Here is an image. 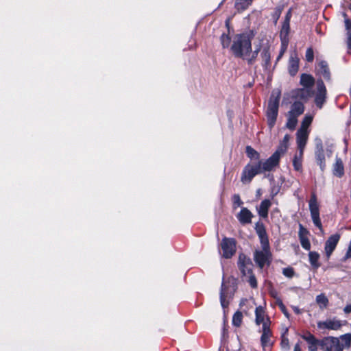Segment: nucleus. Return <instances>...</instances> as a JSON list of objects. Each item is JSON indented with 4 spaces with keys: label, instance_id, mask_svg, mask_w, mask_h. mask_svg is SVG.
I'll list each match as a JSON object with an SVG mask.
<instances>
[{
    "label": "nucleus",
    "instance_id": "50",
    "mask_svg": "<svg viewBox=\"0 0 351 351\" xmlns=\"http://www.w3.org/2000/svg\"><path fill=\"white\" fill-rule=\"evenodd\" d=\"M324 152L323 144H322V141L319 139L316 143L315 152Z\"/></svg>",
    "mask_w": 351,
    "mask_h": 351
},
{
    "label": "nucleus",
    "instance_id": "28",
    "mask_svg": "<svg viewBox=\"0 0 351 351\" xmlns=\"http://www.w3.org/2000/svg\"><path fill=\"white\" fill-rule=\"evenodd\" d=\"M318 73L326 80L330 79V71L326 61H321L318 64Z\"/></svg>",
    "mask_w": 351,
    "mask_h": 351
},
{
    "label": "nucleus",
    "instance_id": "45",
    "mask_svg": "<svg viewBox=\"0 0 351 351\" xmlns=\"http://www.w3.org/2000/svg\"><path fill=\"white\" fill-rule=\"evenodd\" d=\"M289 43H281V48L280 53L277 57L276 61H278L283 56L285 52L286 51Z\"/></svg>",
    "mask_w": 351,
    "mask_h": 351
},
{
    "label": "nucleus",
    "instance_id": "25",
    "mask_svg": "<svg viewBox=\"0 0 351 351\" xmlns=\"http://www.w3.org/2000/svg\"><path fill=\"white\" fill-rule=\"evenodd\" d=\"M261 58L263 60V66L267 69L270 66L271 54L269 47H264L261 51Z\"/></svg>",
    "mask_w": 351,
    "mask_h": 351
},
{
    "label": "nucleus",
    "instance_id": "40",
    "mask_svg": "<svg viewBox=\"0 0 351 351\" xmlns=\"http://www.w3.org/2000/svg\"><path fill=\"white\" fill-rule=\"evenodd\" d=\"M220 40L223 48H228L230 45L231 38L226 34H222L220 37Z\"/></svg>",
    "mask_w": 351,
    "mask_h": 351
},
{
    "label": "nucleus",
    "instance_id": "11",
    "mask_svg": "<svg viewBox=\"0 0 351 351\" xmlns=\"http://www.w3.org/2000/svg\"><path fill=\"white\" fill-rule=\"evenodd\" d=\"M343 325L341 320L334 317L332 319H328L325 321H319L317 322V328L319 329H328L337 330Z\"/></svg>",
    "mask_w": 351,
    "mask_h": 351
},
{
    "label": "nucleus",
    "instance_id": "1",
    "mask_svg": "<svg viewBox=\"0 0 351 351\" xmlns=\"http://www.w3.org/2000/svg\"><path fill=\"white\" fill-rule=\"evenodd\" d=\"M253 36L247 33L239 34L234 36L230 51L237 58H245L252 51V40Z\"/></svg>",
    "mask_w": 351,
    "mask_h": 351
},
{
    "label": "nucleus",
    "instance_id": "16",
    "mask_svg": "<svg viewBox=\"0 0 351 351\" xmlns=\"http://www.w3.org/2000/svg\"><path fill=\"white\" fill-rule=\"evenodd\" d=\"M312 95V90L304 87L296 88L291 91V96L293 99L306 101Z\"/></svg>",
    "mask_w": 351,
    "mask_h": 351
},
{
    "label": "nucleus",
    "instance_id": "18",
    "mask_svg": "<svg viewBox=\"0 0 351 351\" xmlns=\"http://www.w3.org/2000/svg\"><path fill=\"white\" fill-rule=\"evenodd\" d=\"M309 132L303 131L302 130H298L296 133V142L300 155H303L304 149L305 148Z\"/></svg>",
    "mask_w": 351,
    "mask_h": 351
},
{
    "label": "nucleus",
    "instance_id": "5",
    "mask_svg": "<svg viewBox=\"0 0 351 351\" xmlns=\"http://www.w3.org/2000/svg\"><path fill=\"white\" fill-rule=\"evenodd\" d=\"M262 173L263 172L261 169V160H258V162L255 164H247L242 171L241 181L243 184H248L255 176Z\"/></svg>",
    "mask_w": 351,
    "mask_h": 351
},
{
    "label": "nucleus",
    "instance_id": "54",
    "mask_svg": "<svg viewBox=\"0 0 351 351\" xmlns=\"http://www.w3.org/2000/svg\"><path fill=\"white\" fill-rule=\"evenodd\" d=\"M345 25L347 29H351V21L349 19H346Z\"/></svg>",
    "mask_w": 351,
    "mask_h": 351
},
{
    "label": "nucleus",
    "instance_id": "6",
    "mask_svg": "<svg viewBox=\"0 0 351 351\" xmlns=\"http://www.w3.org/2000/svg\"><path fill=\"white\" fill-rule=\"evenodd\" d=\"M311 216L314 225L319 230H322V225L319 217V209L315 193H312L308 202Z\"/></svg>",
    "mask_w": 351,
    "mask_h": 351
},
{
    "label": "nucleus",
    "instance_id": "30",
    "mask_svg": "<svg viewBox=\"0 0 351 351\" xmlns=\"http://www.w3.org/2000/svg\"><path fill=\"white\" fill-rule=\"evenodd\" d=\"M315 158L317 165L319 166L321 170L323 171L326 167V160L324 152H315Z\"/></svg>",
    "mask_w": 351,
    "mask_h": 351
},
{
    "label": "nucleus",
    "instance_id": "56",
    "mask_svg": "<svg viewBox=\"0 0 351 351\" xmlns=\"http://www.w3.org/2000/svg\"><path fill=\"white\" fill-rule=\"evenodd\" d=\"M293 351H302V349H301V347H300V343H297L294 346Z\"/></svg>",
    "mask_w": 351,
    "mask_h": 351
},
{
    "label": "nucleus",
    "instance_id": "48",
    "mask_svg": "<svg viewBox=\"0 0 351 351\" xmlns=\"http://www.w3.org/2000/svg\"><path fill=\"white\" fill-rule=\"evenodd\" d=\"M279 308L280 311L282 312V313L285 315V316L287 318H290V314L289 313L286 306L284 305V304L280 302L278 303Z\"/></svg>",
    "mask_w": 351,
    "mask_h": 351
},
{
    "label": "nucleus",
    "instance_id": "57",
    "mask_svg": "<svg viewBox=\"0 0 351 351\" xmlns=\"http://www.w3.org/2000/svg\"><path fill=\"white\" fill-rule=\"evenodd\" d=\"M280 14V12H278V13H277V14H276V16H277V19H278Z\"/></svg>",
    "mask_w": 351,
    "mask_h": 351
},
{
    "label": "nucleus",
    "instance_id": "8",
    "mask_svg": "<svg viewBox=\"0 0 351 351\" xmlns=\"http://www.w3.org/2000/svg\"><path fill=\"white\" fill-rule=\"evenodd\" d=\"M317 90L315 96V104L316 106L321 109L326 100V88L322 80L317 81Z\"/></svg>",
    "mask_w": 351,
    "mask_h": 351
},
{
    "label": "nucleus",
    "instance_id": "24",
    "mask_svg": "<svg viewBox=\"0 0 351 351\" xmlns=\"http://www.w3.org/2000/svg\"><path fill=\"white\" fill-rule=\"evenodd\" d=\"M304 111V106L303 102L301 101H295L291 105V110L289 113L298 117L302 114Z\"/></svg>",
    "mask_w": 351,
    "mask_h": 351
},
{
    "label": "nucleus",
    "instance_id": "36",
    "mask_svg": "<svg viewBox=\"0 0 351 351\" xmlns=\"http://www.w3.org/2000/svg\"><path fill=\"white\" fill-rule=\"evenodd\" d=\"M246 154H247V156L250 159L259 160V158H260L259 153L250 146L246 147Z\"/></svg>",
    "mask_w": 351,
    "mask_h": 351
},
{
    "label": "nucleus",
    "instance_id": "43",
    "mask_svg": "<svg viewBox=\"0 0 351 351\" xmlns=\"http://www.w3.org/2000/svg\"><path fill=\"white\" fill-rule=\"evenodd\" d=\"M232 200H233V206H234V208L242 206L243 204V202L241 199V197L239 194H234L232 197Z\"/></svg>",
    "mask_w": 351,
    "mask_h": 351
},
{
    "label": "nucleus",
    "instance_id": "53",
    "mask_svg": "<svg viewBox=\"0 0 351 351\" xmlns=\"http://www.w3.org/2000/svg\"><path fill=\"white\" fill-rule=\"evenodd\" d=\"M343 311L345 313L348 314V313H351V304H348L346 305L344 308H343Z\"/></svg>",
    "mask_w": 351,
    "mask_h": 351
},
{
    "label": "nucleus",
    "instance_id": "15",
    "mask_svg": "<svg viewBox=\"0 0 351 351\" xmlns=\"http://www.w3.org/2000/svg\"><path fill=\"white\" fill-rule=\"evenodd\" d=\"M270 324L271 322L269 319L267 317L266 322H265L262 326V335L261 337V341L263 347L267 346L270 344V338L271 337Z\"/></svg>",
    "mask_w": 351,
    "mask_h": 351
},
{
    "label": "nucleus",
    "instance_id": "39",
    "mask_svg": "<svg viewBox=\"0 0 351 351\" xmlns=\"http://www.w3.org/2000/svg\"><path fill=\"white\" fill-rule=\"evenodd\" d=\"M316 302L321 308H326L328 305V300L324 294H319L316 297Z\"/></svg>",
    "mask_w": 351,
    "mask_h": 351
},
{
    "label": "nucleus",
    "instance_id": "13",
    "mask_svg": "<svg viewBox=\"0 0 351 351\" xmlns=\"http://www.w3.org/2000/svg\"><path fill=\"white\" fill-rule=\"evenodd\" d=\"M340 239V234H335L328 237L325 243L324 250L326 256L328 259L330 258L333 251L336 248L339 241Z\"/></svg>",
    "mask_w": 351,
    "mask_h": 351
},
{
    "label": "nucleus",
    "instance_id": "37",
    "mask_svg": "<svg viewBox=\"0 0 351 351\" xmlns=\"http://www.w3.org/2000/svg\"><path fill=\"white\" fill-rule=\"evenodd\" d=\"M302 155H300V152L299 154H296L294 156V158L293 160V165L296 171H300L302 169Z\"/></svg>",
    "mask_w": 351,
    "mask_h": 351
},
{
    "label": "nucleus",
    "instance_id": "31",
    "mask_svg": "<svg viewBox=\"0 0 351 351\" xmlns=\"http://www.w3.org/2000/svg\"><path fill=\"white\" fill-rule=\"evenodd\" d=\"M252 0H237L235 3V8L238 11H243L251 5Z\"/></svg>",
    "mask_w": 351,
    "mask_h": 351
},
{
    "label": "nucleus",
    "instance_id": "2",
    "mask_svg": "<svg viewBox=\"0 0 351 351\" xmlns=\"http://www.w3.org/2000/svg\"><path fill=\"white\" fill-rule=\"evenodd\" d=\"M280 97V93L278 92L276 97L272 95L269 100L266 115L267 124L270 129L274 128L276 121L278 113Z\"/></svg>",
    "mask_w": 351,
    "mask_h": 351
},
{
    "label": "nucleus",
    "instance_id": "20",
    "mask_svg": "<svg viewBox=\"0 0 351 351\" xmlns=\"http://www.w3.org/2000/svg\"><path fill=\"white\" fill-rule=\"evenodd\" d=\"M237 217L241 224H247L252 222L253 214L247 208H242Z\"/></svg>",
    "mask_w": 351,
    "mask_h": 351
},
{
    "label": "nucleus",
    "instance_id": "3",
    "mask_svg": "<svg viewBox=\"0 0 351 351\" xmlns=\"http://www.w3.org/2000/svg\"><path fill=\"white\" fill-rule=\"evenodd\" d=\"M262 250H256L254 252V260L260 269L265 265H269L271 262V252L269 244L267 247L261 245Z\"/></svg>",
    "mask_w": 351,
    "mask_h": 351
},
{
    "label": "nucleus",
    "instance_id": "41",
    "mask_svg": "<svg viewBox=\"0 0 351 351\" xmlns=\"http://www.w3.org/2000/svg\"><path fill=\"white\" fill-rule=\"evenodd\" d=\"M300 244H301L302 247L304 250H310V249H311V243H310L308 239L307 238V237H300Z\"/></svg>",
    "mask_w": 351,
    "mask_h": 351
},
{
    "label": "nucleus",
    "instance_id": "33",
    "mask_svg": "<svg viewBox=\"0 0 351 351\" xmlns=\"http://www.w3.org/2000/svg\"><path fill=\"white\" fill-rule=\"evenodd\" d=\"M226 287L223 282H222L221 291H220V302L221 305L223 308H225L228 307V302L226 300Z\"/></svg>",
    "mask_w": 351,
    "mask_h": 351
},
{
    "label": "nucleus",
    "instance_id": "21",
    "mask_svg": "<svg viewBox=\"0 0 351 351\" xmlns=\"http://www.w3.org/2000/svg\"><path fill=\"white\" fill-rule=\"evenodd\" d=\"M271 206V202L269 199H265L263 200L259 206L256 207V210L258 215L263 218H267L269 209Z\"/></svg>",
    "mask_w": 351,
    "mask_h": 351
},
{
    "label": "nucleus",
    "instance_id": "42",
    "mask_svg": "<svg viewBox=\"0 0 351 351\" xmlns=\"http://www.w3.org/2000/svg\"><path fill=\"white\" fill-rule=\"evenodd\" d=\"M305 59L308 62H312L314 60V52L312 47H309L306 51Z\"/></svg>",
    "mask_w": 351,
    "mask_h": 351
},
{
    "label": "nucleus",
    "instance_id": "7",
    "mask_svg": "<svg viewBox=\"0 0 351 351\" xmlns=\"http://www.w3.org/2000/svg\"><path fill=\"white\" fill-rule=\"evenodd\" d=\"M321 349L323 351H343V346H340L339 338L328 336L322 339Z\"/></svg>",
    "mask_w": 351,
    "mask_h": 351
},
{
    "label": "nucleus",
    "instance_id": "26",
    "mask_svg": "<svg viewBox=\"0 0 351 351\" xmlns=\"http://www.w3.org/2000/svg\"><path fill=\"white\" fill-rule=\"evenodd\" d=\"M255 315V322L257 325H260L261 324H264V323L266 322V319L265 318V311L261 306L256 308Z\"/></svg>",
    "mask_w": 351,
    "mask_h": 351
},
{
    "label": "nucleus",
    "instance_id": "4",
    "mask_svg": "<svg viewBox=\"0 0 351 351\" xmlns=\"http://www.w3.org/2000/svg\"><path fill=\"white\" fill-rule=\"evenodd\" d=\"M286 152V146L280 145L277 150L265 161H261V169L263 172L272 171L276 167L280 159V157Z\"/></svg>",
    "mask_w": 351,
    "mask_h": 351
},
{
    "label": "nucleus",
    "instance_id": "29",
    "mask_svg": "<svg viewBox=\"0 0 351 351\" xmlns=\"http://www.w3.org/2000/svg\"><path fill=\"white\" fill-rule=\"evenodd\" d=\"M340 346H343V350L350 348L351 345V333H346L341 335L339 337Z\"/></svg>",
    "mask_w": 351,
    "mask_h": 351
},
{
    "label": "nucleus",
    "instance_id": "49",
    "mask_svg": "<svg viewBox=\"0 0 351 351\" xmlns=\"http://www.w3.org/2000/svg\"><path fill=\"white\" fill-rule=\"evenodd\" d=\"M299 227H300L299 232H298L299 239L300 238V237H306V234H308V230L306 228H304L302 224H300Z\"/></svg>",
    "mask_w": 351,
    "mask_h": 351
},
{
    "label": "nucleus",
    "instance_id": "27",
    "mask_svg": "<svg viewBox=\"0 0 351 351\" xmlns=\"http://www.w3.org/2000/svg\"><path fill=\"white\" fill-rule=\"evenodd\" d=\"M308 259L313 269H317L320 267V263H319V254L317 252H309Z\"/></svg>",
    "mask_w": 351,
    "mask_h": 351
},
{
    "label": "nucleus",
    "instance_id": "9",
    "mask_svg": "<svg viewBox=\"0 0 351 351\" xmlns=\"http://www.w3.org/2000/svg\"><path fill=\"white\" fill-rule=\"evenodd\" d=\"M222 256L226 258H231L236 252V242L234 239L223 238L221 243Z\"/></svg>",
    "mask_w": 351,
    "mask_h": 351
},
{
    "label": "nucleus",
    "instance_id": "47",
    "mask_svg": "<svg viewBox=\"0 0 351 351\" xmlns=\"http://www.w3.org/2000/svg\"><path fill=\"white\" fill-rule=\"evenodd\" d=\"M259 49H256L253 51L252 56L249 58L245 56V60L247 61L249 64H252L254 62L256 58H257L258 53Z\"/></svg>",
    "mask_w": 351,
    "mask_h": 351
},
{
    "label": "nucleus",
    "instance_id": "34",
    "mask_svg": "<svg viewBox=\"0 0 351 351\" xmlns=\"http://www.w3.org/2000/svg\"><path fill=\"white\" fill-rule=\"evenodd\" d=\"M287 333H288V328H286L285 330V332L282 334L281 336V347L285 350H289V341L287 337Z\"/></svg>",
    "mask_w": 351,
    "mask_h": 351
},
{
    "label": "nucleus",
    "instance_id": "32",
    "mask_svg": "<svg viewBox=\"0 0 351 351\" xmlns=\"http://www.w3.org/2000/svg\"><path fill=\"white\" fill-rule=\"evenodd\" d=\"M298 123V116L289 113L286 126L287 128L293 130L295 129Z\"/></svg>",
    "mask_w": 351,
    "mask_h": 351
},
{
    "label": "nucleus",
    "instance_id": "58",
    "mask_svg": "<svg viewBox=\"0 0 351 351\" xmlns=\"http://www.w3.org/2000/svg\"><path fill=\"white\" fill-rule=\"evenodd\" d=\"M280 14V12H278V13H277V14H276V16H277V19H278Z\"/></svg>",
    "mask_w": 351,
    "mask_h": 351
},
{
    "label": "nucleus",
    "instance_id": "52",
    "mask_svg": "<svg viewBox=\"0 0 351 351\" xmlns=\"http://www.w3.org/2000/svg\"><path fill=\"white\" fill-rule=\"evenodd\" d=\"M348 49L351 50V31L348 32V41H347Z\"/></svg>",
    "mask_w": 351,
    "mask_h": 351
},
{
    "label": "nucleus",
    "instance_id": "23",
    "mask_svg": "<svg viewBox=\"0 0 351 351\" xmlns=\"http://www.w3.org/2000/svg\"><path fill=\"white\" fill-rule=\"evenodd\" d=\"M333 174L338 177L341 178L344 174V166L342 160L336 156L335 162L333 165Z\"/></svg>",
    "mask_w": 351,
    "mask_h": 351
},
{
    "label": "nucleus",
    "instance_id": "46",
    "mask_svg": "<svg viewBox=\"0 0 351 351\" xmlns=\"http://www.w3.org/2000/svg\"><path fill=\"white\" fill-rule=\"evenodd\" d=\"M282 274L287 278H292L294 276V270L292 267H286L283 269Z\"/></svg>",
    "mask_w": 351,
    "mask_h": 351
},
{
    "label": "nucleus",
    "instance_id": "10",
    "mask_svg": "<svg viewBox=\"0 0 351 351\" xmlns=\"http://www.w3.org/2000/svg\"><path fill=\"white\" fill-rule=\"evenodd\" d=\"M238 267L243 276L252 274L253 263L250 258L244 254H240L238 261Z\"/></svg>",
    "mask_w": 351,
    "mask_h": 351
},
{
    "label": "nucleus",
    "instance_id": "44",
    "mask_svg": "<svg viewBox=\"0 0 351 351\" xmlns=\"http://www.w3.org/2000/svg\"><path fill=\"white\" fill-rule=\"evenodd\" d=\"M246 277L248 278L247 281L249 282L250 285L252 288L257 287V281H256L255 276L253 274H250L247 275Z\"/></svg>",
    "mask_w": 351,
    "mask_h": 351
},
{
    "label": "nucleus",
    "instance_id": "17",
    "mask_svg": "<svg viewBox=\"0 0 351 351\" xmlns=\"http://www.w3.org/2000/svg\"><path fill=\"white\" fill-rule=\"evenodd\" d=\"M255 230L259 238L261 245L267 246L269 243L268 236L264 224L261 222H257L255 224Z\"/></svg>",
    "mask_w": 351,
    "mask_h": 351
},
{
    "label": "nucleus",
    "instance_id": "19",
    "mask_svg": "<svg viewBox=\"0 0 351 351\" xmlns=\"http://www.w3.org/2000/svg\"><path fill=\"white\" fill-rule=\"evenodd\" d=\"M299 61L297 53L295 51L292 53L290 56L288 64L289 73L291 76L295 75L298 73L299 69Z\"/></svg>",
    "mask_w": 351,
    "mask_h": 351
},
{
    "label": "nucleus",
    "instance_id": "22",
    "mask_svg": "<svg viewBox=\"0 0 351 351\" xmlns=\"http://www.w3.org/2000/svg\"><path fill=\"white\" fill-rule=\"evenodd\" d=\"M300 84L303 87L312 90V88L315 84V79L310 74L302 73L300 76Z\"/></svg>",
    "mask_w": 351,
    "mask_h": 351
},
{
    "label": "nucleus",
    "instance_id": "14",
    "mask_svg": "<svg viewBox=\"0 0 351 351\" xmlns=\"http://www.w3.org/2000/svg\"><path fill=\"white\" fill-rule=\"evenodd\" d=\"M301 337L307 343L308 351H317L318 348H321L322 339H317L310 332L302 335Z\"/></svg>",
    "mask_w": 351,
    "mask_h": 351
},
{
    "label": "nucleus",
    "instance_id": "35",
    "mask_svg": "<svg viewBox=\"0 0 351 351\" xmlns=\"http://www.w3.org/2000/svg\"><path fill=\"white\" fill-rule=\"evenodd\" d=\"M313 121V117L311 115H306L302 122L301 126L299 130L303 131L309 132L308 130V126L311 124Z\"/></svg>",
    "mask_w": 351,
    "mask_h": 351
},
{
    "label": "nucleus",
    "instance_id": "12",
    "mask_svg": "<svg viewBox=\"0 0 351 351\" xmlns=\"http://www.w3.org/2000/svg\"><path fill=\"white\" fill-rule=\"evenodd\" d=\"M291 17V12L289 10L285 17L282 28L280 32V38L281 43H289V34L290 31V20Z\"/></svg>",
    "mask_w": 351,
    "mask_h": 351
},
{
    "label": "nucleus",
    "instance_id": "38",
    "mask_svg": "<svg viewBox=\"0 0 351 351\" xmlns=\"http://www.w3.org/2000/svg\"><path fill=\"white\" fill-rule=\"evenodd\" d=\"M243 319V314L240 311H237L232 317V324L239 327L241 326Z\"/></svg>",
    "mask_w": 351,
    "mask_h": 351
},
{
    "label": "nucleus",
    "instance_id": "55",
    "mask_svg": "<svg viewBox=\"0 0 351 351\" xmlns=\"http://www.w3.org/2000/svg\"><path fill=\"white\" fill-rule=\"evenodd\" d=\"M292 308L296 314H300L302 313L301 310L298 306H293Z\"/></svg>",
    "mask_w": 351,
    "mask_h": 351
},
{
    "label": "nucleus",
    "instance_id": "51",
    "mask_svg": "<svg viewBox=\"0 0 351 351\" xmlns=\"http://www.w3.org/2000/svg\"><path fill=\"white\" fill-rule=\"evenodd\" d=\"M289 138H290V136L289 134H286L284 138H283V141H282V143H281L280 145H282L283 147L284 146H286V149L287 148V143L289 142Z\"/></svg>",
    "mask_w": 351,
    "mask_h": 351
}]
</instances>
